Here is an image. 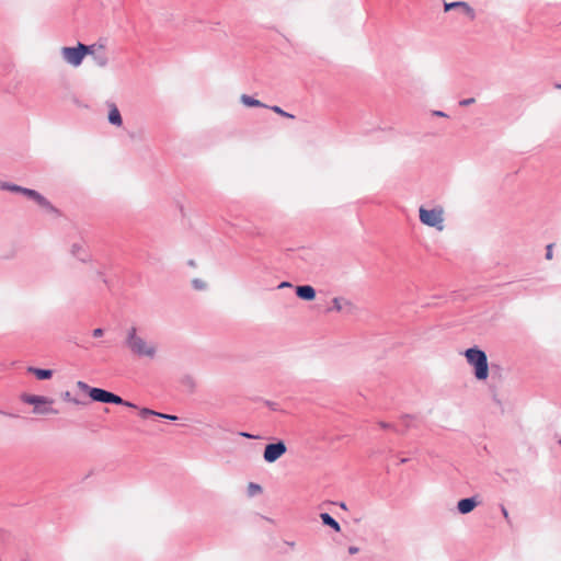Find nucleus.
I'll return each mask as SVG.
<instances>
[{
    "mask_svg": "<svg viewBox=\"0 0 561 561\" xmlns=\"http://www.w3.org/2000/svg\"><path fill=\"white\" fill-rule=\"evenodd\" d=\"M25 196L28 199L34 201L41 208H43L47 213L58 214L57 208L53 206V204L37 191L28 188V191L25 192Z\"/></svg>",
    "mask_w": 561,
    "mask_h": 561,
    "instance_id": "6e6552de",
    "label": "nucleus"
},
{
    "mask_svg": "<svg viewBox=\"0 0 561 561\" xmlns=\"http://www.w3.org/2000/svg\"><path fill=\"white\" fill-rule=\"evenodd\" d=\"M240 101L243 105L249 107H267V105L248 94H242Z\"/></svg>",
    "mask_w": 561,
    "mask_h": 561,
    "instance_id": "2eb2a0df",
    "label": "nucleus"
},
{
    "mask_svg": "<svg viewBox=\"0 0 561 561\" xmlns=\"http://www.w3.org/2000/svg\"><path fill=\"white\" fill-rule=\"evenodd\" d=\"M108 122L114 126H122L123 118L122 115L117 108V106L114 103L108 104Z\"/></svg>",
    "mask_w": 561,
    "mask_h": 561,
    "instance_id": "4468645a",
    "label": "nucleus"
},
{
    "mask_svg": "<svg viewBox=\"0 0 561 561\" xmlns=\"http://www.w3.org/2000/svg\"><path fill=\"white\" fill-rule=\"evenodd\" d=\"M181 383H182V386H184L186 389H188L191 391L194 390L196 387V381H195L194 377L191 375L183 376L181 378Z\"/></svg>",
    "mask_w": 561,
    "mask_h": 561,
    "instance_id": "a211bd4d",
    "label": "nucleus"
},
{
    "mask_svg": "<svg viewBox=\"0 0 561 561\" xmlns=\"http://www.w3.org/2000/svg\"><path fill=\"white\" fill-rule=\"evenodd\" d=\"M474 102H476V100L473 98L463 99L459 102V105L460 106H469V105L473 104Z\"/></svg>",
    "mask_w": 561,
    "mask_h": 561,
    "instance_id": "c756f323",
    "label": "nucleus"
},
{
    "mask_svg": "<svg viewBox=\"0 0 561 561\" xmlns=\"http://www.w3.org/2000/svg\"><path fill=\"white\" fill-rule=\"evenodd\" d=\"M479 505L477 496L465 497L458 501L457 511L462 514L471 513Z\"/></svg>",
    "mask_w": 561,
    "mask_h": 561,
    "instance_id": "9d476101",
    "label": "nucleus"
},
{
    "mask_svg": "<svg viewBox=\"0 0 561 561\" xmlns=\"http://www.w3.org/2000/svg\"><path fill=\"white\" fill-rule=\"evenodd\" d=\"M467 362L473 366L474 376L478 380H485L489 376L488 357L484 351L477 346L466 350Z\"/></svg>",
    "mask_w": 561,
    "mask_h": 561,
    "instance_id": "f03ea898",
    "label": "nucleus"
},
{
    "mask_svg": "<svg viewBox=\"0 0 561 561\" xmlns=\"http://www.w3.org/2000/svg\"><path fill=\"white\" fill-rule=\"evenodd\" d=\"M26 191H28V188H26V187H22V191H20L19 193H21V194L25 195V192H26Z\"/></svg>",
    "mask_w": 561,
    "mask_h": 561,
    "instance_id": "4c0bfd02",
    "label": "nucleus"
},
{
    "mask_svg": "<svg viewBox=\"0 0 561 561\" xmlns=\"http://www.w3.org/2000/svg\"><path fill=\"white\" fill-rule=\"evenodd\" d=\"M354 310V305L350 301V300H345L343 301V311H346L348 313L353 312Z\"/></svg>",
    "mask_w": 561,
    "mask_h": 561,
    "instance_id": "bb28decb",
    "label": "nucleus"
},
{
    "mask_svg": "<svg viewBox=\"0 0 561 561\" xmlns=\"http://www.w3.org/2000/svg\"><path fill=\"white\" fill-rule=\"evenodd\" d=\"M239 435L242 436V437H245V438H250V439H259V438H261L257 435H253V434H250V433H247V432H241Z\"/></svg>",
    "mask_w": 561,
    "mask_h": 561,
    "instance_id": "473e14b6",
    "label": "nucleus"
},
{
    "mask_svg": "<svg viewBox=\"0 0 561 561\" xmlns=\"http://www.w3.org/2000/svg\"><path fill=\"white\" fill-rule=\"evenodd\" d=\"M77 387L84 391V392H88V394L90 396V391L93 389L92 387H90L88 383H85L84 381H78L77 382Z\"/></svg>",
    "mask_w": 561,
    "mask_h": 561,
    "instance_id": "a878e982",
    "label": "nucleus"
},
{
    "mask_svg": "<svg viewBox=\"0 0 561 561\" xmlns=\"http://www.w3.org/2000/svg\"><path fill=\"white\" fill-rule=\"evenodd\" d=\"M432 114L437 117H448V115L445 112L438 110L433 111Z\"/></svg>",
    "mask_w": 561,
    "mask_h": 561,
    "instance_id": "f704fd0d",
    "label": "nucleus"
},
{
    "mask_svg": "<svg viewBox=\"0 0 561 561\" xmlns=\"http://www.w3.org/2000/svg\"><path fill=\"white\" fill-rule=\"evenodd\" d=\"M287 451V447L283 440L267 444L264 448L263 458L266 462L273 463L278 460Z\"/></svg>",
    "mask_w": 561,
    "mask_h": 561,
    "instance_id": "0eeeda50",
    "label": "nucleus"
},
{
    "mask_svg": "<svg viewBox=\"0 0 561 561\" xmlns=\"http://www.w3.org/2000/svg\"><path fill=\"white\" fill-rule=\"evenodd\" d=\"M192 284H193V287L197 290H203L206 288V283L199 278L193 279Z\"/></svg>",
    "mask_w": 561,
    "mask_h": 561,
    "instance_id": "393cba45",
    "label": "nucleus"
},
{
    "mask_svg": "<svg viewBox=\"0 0 561 561\" xmlns=\"http://www.w3.org/2000/svg\"><path fill=\"white\" fill-rule=\"evenodd\" d=\"M270 108H271L273 112H275V113H277L278 115H280V116H284V117H287V118H294V115H293V114L285 112L284 110H282V108H280L279 106H277V105L270 106Z\"/></svg>",
    "mask_w": 561,
    "mask_h": 561,
    "instance_id": "412c9836",
    "label": "nucleus"
},
{
    "mask_svg": "<svg viewBox=\"0 0 561 561\" xmlns=\"http://www.w3.org/2000/svg\"><path fill=\"white\" fill-rule=\"evenodd\" d=\"M103 334H104V331H103V329H101V328L94 329V330L92 331V335H93L94 337H101Z\"/></svg>",
    "mask_w": 561,
    "mask_h": 561,
    "instance_id": "72a5a7b5",
    "label": "nucleus"
},
{
    "mask_svg": "<svg viewBox=\"0 0 561 561\" xmlns=\"http://www.w3.org/2000/svg\"><path fill=\"white\" fill-rule=\"evenodd\" d=\"M445 11H450L453 9H460L461 12L470 18V20H473L476 18L474 10L465 1H454V2H446L444 4Z\"/></svg>",
    "mask_w": 561,
    "mask_h": 561,
    "instance_id": "1a4fd4ad",
    "label": "nucleus"
},
{
    "mask_svg": "<svg viewBox=\"0 0 561 561\" xmlns=\"http://www.w3.org/2000/svg\"><path fill=\"white\" fill-rule=\"evenodd\" d=\"M501 513H502L503 517L505 518L506 523L511 524V517H510L508 511L504 505H501Z\"/></svg>",
    "mask_w": 561,
    "mask_h": 561,
    "instance_id": "c85d7f7f",
    "label": "nucleus"
},
{
    "mask_svg": "<svg viewBox=\"0 0 561 561\" xmlns=\"http://www.w3.org/2000/svg\"><path fill=\"white\" fill-rule=\"evenodd\" d=\"M124 344L129 353L137 358L153 360L158 355L157 343L148 341L138 334L136 327H130L126 330Z\"/></svg>",
    "mask_w": 561,
    "mask_h": 561,
    "instance_id": "f257e3e1",
    "label": "nucleus"
},
{
    "mask_svg": "<svg viewBox=\"0 0 561 561\" xmlns=\"http://www.w3.org/2000/svg\"><path fill=\"white\" fill-rule=\"evenodd\" d=\"M290 286H291V285H290L289 283H287V282H283V283H280V284H279V286H278V287H279V288H284V287H290Z\"/></svg>",
    "mask_w": 561,
    "mask_h": 561,
    "instance_id": "e433bc0d",
    "label": "nucleus"
},
{
    "mask_svg": "<svg viewBox=\"0 0 561 561\" xmlns=\"http://www.w3.org/2000/svg\"><path fill=\"white\" fill-rule=\"evenodd\" d=\"M296 295L302 300H313L316 297V290L310 285H300L296 287Z\"/></svg>",
    "mask_w": 561,
    "mask_h": 561,
    "instance_id": "ddd939ff",
    "label": "nucleus"
},
{
    "mask_svg": "<svg viewBox=\"0 0 561 561\" xmlns=\"http://www.w3.org/2000/svg\"><path fill=\"white\" fill-rule=\"evenodd\" d=\"M90 398L96 402L121 404V405H125L127 408H133V409L137 408L136 404H134L129 401H125L119 396H117L113 392H110L107 390H104L102 388H93L90 391Z\"/></svg>",
    "mask_w": 561,
    "mask_h": 561,
    "instance_id": "423d86ee",
    "label": "nucleus"
},
{
    "mask_svg": "<svg viewBox=\"0 0 561 561\" xmlns=\"http://www.w3.org/2000/svg\"><path fill=\"white\" fill-rule=\"evenodd\" d=\"M557 88H558V89H561V84H557Z\"/></svg>",
    "mask_w": 561,
    "mask_h": 561,
    "instance_id": "58836bf2",
    "label": "nucleus"
},
{
    "mask_svg": "<svg viewBox=\"0 0 561 561\" xmlns=\"http://www.w3.org/2000/svg\"><path fill=\"white\" fill-rule=\"evenodd\" d=\"M560 444H561V438H560Z\"/></svg>",
    "mask_w": 561,
    "mask_h": 561,
    "instance_id": "ea45409f",
    "label": "nucleus"
},
{
    "mask_svg": "<svg viewBox=\"0 0 561 561\" xmlns=\"http://www.w3.org/2000/svg\"><path fill=\"white\" fill-rule=\"evenodd\" d=\"M343 301H344L343 298H339V297L333 298V300H332L333 307L332 308L336 311H343Z\"/></svg>",
    "mask_w": 561,
    "mask_h": 561,
    "instance_id": "5701e85b",
    "label": "nucleus"
},
{
    "mask_svg": "<svg viewBox=\"0 0 561 561\" xmlns=\"http://www.w3.org/2000/svg\"><path fill=\"white\" fill-rule=\"evenodd\" d=\"M70 253L72 256L77 257L81 262H88L90 256L84 248V244L81 242H76L70 248Z\"/></svg>",
    "mask_w": 561,
    "mask_h": 561,
    "instance_id": "f8f14e48",
    "label": "nucleus"
},
{
    "mask_svg": "<svg viewBox=\"0 0 561 561\" xmlns=\"http://www.w3.org/2000/svg\"><path fill=\"white\" fill-rule=\"evenodd\" d=\"M91 46V51L88 53V55H91L95 65L103 68L107 65L108 62V58L103 49L102 46H100L99 48H95V45H90Z\"/></svg>",
    "mask_w": 561,
    "mask_h": 561,
    "instance_id": "9b49d317",
    "label": "nucleus"
},
{
    "mask_svg": "<svg viewBox=\"0 0 561 561\" xmlns=\"http://www.w3.org/2000/svg\"><path fill=\"white\" fill-rule=\"evenodd\" d=\"M320 518L325 526L333 528L335 531H340V524L328 513H321Z\"/></svg>",
    "mask_w": 561,
    "mask_h": 561,
    "instance_id": "f3484780",
    "label": "nucleus"
},
{
    "mask_svg": "<svg viewBox=\"0 0 561 561\" xmlns=\"http://www.w3.org/2000/svg\"><path fill=\"white\" fill-rule=\"evenodd\" d=\"M262 492V488L261 485L254 483V482H250L249 485H248V495L249 496H255L256 494H260Z\"/></svg>",
    "mask_w": 561,
    "mask_h": 561,
    "instance_id": "6ab92c4d",
    "label": "nucleus"
},
{
    "mask_svg": "<svg viewBox=\"0 0 561 561\" xmlns=\"http://www.w3.org/2000/svg\"><path fill=\"white\" fill-rule=\"evenodd\" d=\"M95 275L99 279H101L105 285H107V279L103 271L99 270L95 272Z\"/></svg>",
    "mask_w": 561,
    "mask_h": 561,
    "instance_id": "7c9ffc66",
    "label": "nucleus"
},
{
    "mask_svg": "<svg viewBox=\"0 0 561 561\" xmlns=\"http://www.w3.org/2000/svg\"><path fill=\"white\" fill-rule=\"evenodd\" d=\"M157 416L161 417V419H164V420H169V421H176L178 420L176 415L164 414V413H160V412H157Z\"/></svg>",
    "mask_w": 561,
    "mask_h": 561,
    "instance_id": "cd10ccee",
    "label": "nucleus"
},
{
    "mask_svg": "<svg viewBox=\"0 0 561 561\" xmlns=\"http://www.w3.org/2000/svg\"><path fill=\"white\" fill-rule=\"evenodd\" d=\"M553 244H548L546 248V259L551 260L553 252H552Z\"/></svg>",
    "mask_w": 561,
    "mask_h": 561,
    "instance_id": "2f4dec72",
    "label": "nucleus"
},
{
    "mask_svg": "<svg viewBox=\"0 0 561 561\" xmlns=\"http://www.w3.org/2000/svg\"><path fill=\"white\" fill-rule=\"evenodd\" d=\"M61 398H62L64 401L72 402L75 404H80L81 403V401H79L78 399L73 398L69 391L62 392L61 393Z\"/></svg>",
    "mask_w": 561,
    "mask_h": 561,
    "instance_id": "4be33fe9",
    "label": "nucleus"
},
{
    "mask_svg": "<svg viewBox=\"0 0 561 561\" xmlns=\"http://www.w3.org/2000/svg\"><path fill=\"white\" fill-rule=\"evenodd\" d=\"M358 551H359V549H358L357 547H355V546H351V547L348 548V553H350V554H355V553H357Z\"/></svg>",
    "mask_w": 561,
    "mask_h": 561,
    "instance_id": "c9c22d12",
    "label": "nucleus"
},
{
    "mask_svg": "<svg viewBox=\"0 0 561 561\" xmlns=\"http://www.w3.org/2000/svg\"><path fill=\"white\" fill-rule=\"evenodd\" d=\"M443 215H444V211H443V208H440V207L427 209V208L421 206L419 209L420 221L423 225H425L427 227L436 228L439 231L444 229Z\"/></svg>",
    "mask_w": 561,
    "mask_h": 561,
    "instance_id": "39448f33",
    "label": "nucleus"
},
{
    "mask_svg": "<svg viewBox=\"0 0 561 561\" xmlns=\"http://www.w3.org/2000/svg\"><path fill=\"white\" fill-rule=\"evenodd\" d=\"M0 187L2 190L14 192V193H19L20 191H22V186H19V185H15V184H11V183H8V182L2 183Z\"/></svg>",
    "mask_w": 561,
    "mask_h": 561,
    "instance_id": "aec40b11",
    "label": "nucleus"
},
{
    "mask_svg": "<svg viewBox=\"0 0 561 561\" xmlns=\"http://www.w3.org/2000/svg\"><path fill=\"white\" fill-rule=\"evenodd\" d=\"M91 51V46L78 43L76 47L65 46L60 49V55L64 61L72 67H79L88 53Z\"/></svg>",
    "mask_w": 561,
    "mask_h": 561,
    "instance_id": "20e7f679",
    "label": "nucleus"
},
{
    "mask_svg": "<svg viewBox=\"0 0 561 561\" xmlns=\"http://www.w3.org/2000/svg\"><path fill=\"white\" fill-rule=\"evenodd\" d=\"M21 400L24 403L34 405L33 412L35 414L47 415L58 413V410L51 407L54 400L48 397L23 393Z\"/></svg>",
    "mask_w": 561,
    "mask_h": 561,
    "instance_id": "7ed1b4c3",
    "label": "nucleus"
},
{
    "mask_svg": "<svg viewBox=\"0 0 561 561\" xmlns=\"http://www.w3.org/2000/svg\"><path fill=\"white\" fill-rule=\"evenodd\" d=\"M27 371L33 374V375H35L41 380L49 379L53 376V370H50V369H42V368H36V367H28Z\"/></svg>",
    "mask_w": 561,
    "mask_h": 561,
    "instance_id": "dca6fc26",
    "label": "nucleus"
},
{
    "mask_svg": "<svg viewBox=\"0 0 561 561\" xmlns=\"http://www.w3.org/2000/svg\"><path fill=\"white\" fill-rule=\"evenodd\" d=\"M139 414L144 419H146L148 416H157V412L151 409H148V408L140 409Z\"/></svg>",
    "mask_w": 561,
    "mask_h": 561,
    "instance_id": "b1692460",
    "label": "nucleus"
}]
</instances>
